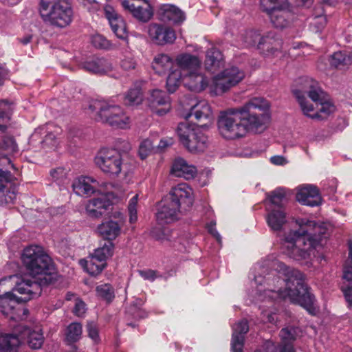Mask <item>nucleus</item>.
Instances as JSON below:
<instances>
[{
	"instance_id": "c756f323",
	"label": "nucleus",
	"mask_w": 352,
	"mask_h": 352,
	"mask_svg": "<svg viewBox=\"0 0 352 352\" xmlns=\"http://www.w3.org/2000/svg\"><path fill=\"white\" fill-rule=\"evenodd\" d=\"M266 221L268 226L274 231L280 230L286 223V216L283 208H267Z\"/></svg>"
},
{
	"instance_id": "f03ea898",
	"label": "nucleus",
	"mask_w": 352,
	"mask_h": 352,
	"mask_svg": "<svg viewBox=\"0 0 352 352\" xmlns=\"http://www.w3.org/2000/svg\"><path fill=\"white\" fill-rule=\"evenodd\" d=\"M270 122V104L263 98H251L242 107L221 111L217 120L220 135L226 140L245 137L248 133H262Z\"/></svg>"
},
{
	"instance_id": "bb28decb",
	"label": "nucleus",
	"mask_w": 352,
	"mask_h": 352,
	"mask_svg": "<svg viewBox=\"0 0 352 352\" xmlns=\"http://www.w3.org/2000/svg\"><path fill=\"white\" fill-rule=\"evenodd\" d=\"M282 40L276 37L274 33H268L258 43V48L266 56H270L282 48Z\"/></svg>"
},
{
	"instance_id": "5fc2aeb1",
	"label": "nucleus",
	"mask_w": 352,
	"mask_h": 352,
	"mask_svg": "<svg viewBox=\"0 0 352 352\" xmlns=\"http://www.w3.org/2000/svg\"><path fill=\"white\" fill-rule=\"evenodd\" d=\"M91 43L96 48L109 50L113 46L109 41L100 34H96L92 36Z\"/></svg>"
},
{
	"instance_id": "864d4df0",
	"label": "nucleus",
	"mask_w": 352,
	"mask_h": 352,
	"mask_svg": "<svg viewBox=\"0 0 352 352\" xmlns=\"http://www.w3.org/2000/svg\"><path fill=\"white\" fill-rule=\"evenodd\" d=\"M138 195H135L130 200L128 205V212L130 223H135L138 221L137 206Z\"/></svg>"
},
{
	"instance_id": "473e14b6",
	"label": "nucleus",
	"mask_w": 352,
	"mask_h": 352,
	"mask_svg": "<svg viewBox=\"0 0 352 352\" xmlns=\"http://www.w3.org/2000/svg\"><path fill=\"white\" fill-rule=\"evenodd\" d=\"M121 228L118 222L110 220L101 223L98 227L100 234L108 241L114 240L120 234Z\"/></svg>"
},
{
	"instance_id": "0e129e2a",
	"label": "nucleus",
	"mask_w": 352,
	"mask_h": 352,
	"mask_svg": "<svg viewBox=\"0 0 352 352\" xmlns=\"http://www.w3.org/2000/svg\"><path fill=\"white\" fill-rule=\"evenodd\" d=\"M140 275L145 280H154L156 278L155 272L151 270L139 271Z\"/></svg>"
},
{
	"instance_id": "3c124183",
	"label": "nucleus",
	"mask_w": 352,
	"mask_h": 352,
	"mask_svg": "<svg viewBox=\"0 0 352 352\" xmlns=\"http://www.w3.org/2000/svg\"><path fill=\"white\" fill-rule=\"evenodd\" d=\"M16 198V195L14 192L5 190L3 180L0 177V204L3 205L12 203Z\"/></svg>"
},
{
	"instance_id": "052dcab7",
	"label": "nucleus",
	"mask_w": 352,
	"mask_h": 352,
	"mask_svg": "<svg viewBox=\"0 0 352 352\" xmlns=\"http://www.w3.org/2000/svg\"><path fill=\"white\" fill-rule=\"evenodd\" d=\"M86 311V305L83 301L78 298L75 299V305L74 307V314L80 317L82 316Z\"/></svg>"
},
{
	"instance_id": "a211bd4d",
	"label": "nucleus",
	"mask_w": 352,
	"mask_h": 352,
	"mask_svg": "<svg viewBox=\"0 0 352 352\" xmlns=\"http://www.w3.org/2000/svg\"><path fill=\"white\" fill-rule=\"evenodd\" d=\"M149 106L159 116H163L170 109L168 96L160 89H154L148 98Z\"/></svg>"
},
{
	"instance_id": "f8f14e48",
	"label": "nucleus",
	"mask_w": 352,
	"mask_h": 352,
	"mask_svg": "<svg viewBox=\"0 0 352 352\" xmlns=\"http://www.w3.org/2000/svg\"><path fill=\"white\" fill-rule=\"evenodd\" d=\"M117 198L113 192L101 195L100 197L90 199L86 206L88 216L92 218H99L111 209Z\"/></svg>"
},
{
	"instance_id": "72a5a7b5",
	"label": "nucleus",
	"mask_w": 352,
	"mask_h": 352,
	"mask_svg": "<svg viewBox=\"0 0 352 352\" xmlns=\"http://www.w3.org/2000/svg\"><path fill=\"white\" fill-rule=\"evenodd\" d=\"M293 94L297 99L302 113L308 118L316 120V118H318V116L316 114L317 107L315 103L310 102L306 97L302 94V92L299 91H293Z\"/></svg>"
},
{
	"instance_id": "5701e85b",
	"label": "nucleus",
	"mask_w": 352,
	"mask_h": 352,
	"mask_svg": "<svg viewBox=\"0 0 352 352\" xmlns=\"http://www.w3.org/2000/svg\"><path fill=\"white\" fill-rule=\"evenodd\" d=\"M162 21L173 24H180L186 19L185 13L178 7L172 4H164L159 10Z\"/></svg>"
},
{
	"instance_id": "a19ab883",
	"label": "nucleus",
	"mask_w": 352,
	"mask_h": 352,
	"mask_svg": "<svg viewBox=\"0 0 352 352\" xmlns=\"http://www.w3.org/2000/svg\"><path fill=\"white\" fill-rule=\"evenodd\" d=\"M82 333V324L79 322H72L67 327L66 340L69 343L76 342L80 339Z\"/></svg>"
},
{
	"instance_id": "e433bc0d",
	"label": "nucleus",
	"mask_w": 352,
	"mask_h": 352,
	"mask_svg": "<svg viewBox=\"0 0 352 352\" xmlns=\"http://www.w3.org/2000/svg\"><path fill=\"white\" fill-rule=\"evenodd\" d=\"M113 250L114 245L113 243L107 241L102 247L96 249L91 256L98 259L100 262L106 263V261L112 256Z\"/></svg>"
},
{
	"instance_id": "49530a36",
	"label": "nucleus",
	"mask_w": 352,
	"mask_h": 352,
	"mask_svg": "<svg viewBox=\"0 0 352 352\" xmlns=\"http://www.w3.org/2000/svg\"><path fill=\"white\" fill-rule=\"evenodd\" d=\"M0 130L3 131L6 129V124L10 119L12 108L8 101L2 100L0 102Z\"/></svg>"
},
{
	"instance_id": "de8ad7c7",
	"label": "nucleus",
	"mask_w": 352,
	"mask_h": 352,
	"mask_svg": "<svg viewBox=\"0 0 352 352\" xmlns=\"http://www.w3.org/2000/svg\"><path fill=\"white\" fill-rule=\"evenodd\" d=\"M279 336L281 342L278 348H280L282 346L292 345V343L296 339V331L294 328H283L280 331Z\"/></svg>"
},
{
	"instance_id": "ea45409f",
	"label": "nucleus",
	"mask_w": 352,
	"mask_h": 352,
	"mask_svg": "<svg viewBox=\"0 0 352 352\" xmlns=\"http://www.w3.org/2000/svg\"><path fill=\"white\" fill-rule=\"evenodd\" d=\"M143 96L141 89L135 86L129 90L124 98V102L129 106L138 105L142 101Z\"/></svg>"
},
{
	"instance_id": "f3484780",
	"label": "nucleus",
	"mask_w": 352,
	"mask_h": 352,
	"mask_svg": "<svg viewBox=\"0 0 352 352\" xmlns=\"http://www.w3.org/2000/svg\"><path fill=\"white\" fill-rule=\"evenodd\" d=\"M17 334L20 338V344L26 340L28 346L32 349L41 348L44 342V336L41 329L36 327L31 329L25 326L16 327Z\"/></svg>"
},
{
	"instance_id": "e2e57ef3",
	"label": "nucleus",
	"mask_w": 352,
	"mask_h": 352,
	"mask_svg": "<svg viewBox=\"0 0 352 352\" xmlns=\"http://www.w3.org/2000/svg\"><path fill=\"white\" fill-rule=\"evenodd\" d=\"M270 162L277 166H283L288 163L287 160L282 155H274L270 157Z\"/></svg>"
},
{
	"instance_id": "a18cd8bd",
	"label": "nucleus",
	"mask_w": 352,
	"mask_h": 352,
	"mask_svg": "<svg viewBox=\"0 0 352 352\" xmlns=\"http://www.w3.org/2000/svg\"><path fill=\"white\" fill-rule=\"evenodd\" d=\"M270 199V204L267 206V208H283V202L285 198V190L282 188H278L272 192L271 195L268 196Z\"/></svg>"
},
{
	"instance_id": "cd10ccee",
	"label": "nucleus",
	"mask_w": 352,
	"mask_h": 352,
	"mask_svg": "<svg viewBox=\"0 0 352 352\" xmlns=\"http://www.w3.org/2000/svg\"><path fill=\"white\" fill-rule=\"evenodd\" d=\"M176 63L182 74H186L199 71L201 62L196 56L190 54H182L177 56Z\"/></svg>"
},
{
	"instance_id": "9d476101",
	"label": "nucleus",
	"mask_w": 352,
	"mask_h": 352,
	"mask_svg": "<svg viewBox=\"0 0 352 352\" xmlns=\"http://www.w3.org/2000/svg\"><path fill=\"white\" fill-rule=\"evenodd\" d=\"M8 279L0 280V311L12 320H25L29 314V310L21 304V301L19 298L8 290L10 287L2 289V287L6 285Z\"/></svg>"
},
{
	"instance_id": "8fccbe9b",
	"label": "nucleus",
	"mask_w": 352,
	"mask_h": 352,
	"mask_svg": "<svg viewBox=\"0 0 352 352\" xmlns=\"http://www.w3.org/2000/svg\"><path fill=\"white\" fill-rule=\"evenodd\" d=\"M1 149L6 154H14L18 151V146L12 137H4L0 144Z\"/></svg>"
},
{
	"instance_id": "1a4fd4ad",
	"label": "nucleus",
	"mask_w": 352,
	"mask_h": 352,
	"mask_svg": "<svg viewBox=\"0 0 352 352\" xmlns=\"http://www.w3.org/2000/svg\"><path fill=\"white\" fill-rule=\"evenodd\" d=\"M177 133L180 142L190 152H203L208 146V137L195 124L188 121L179 123Z\"/></svg>"
},
{
	"instance_id": "39448f33",
	"label": "nucleus",
	"mask_w": 352,
	"mask_h": 352,
	"mask_svg": "<svg viewBox=\"0 0 352 352\" xmlns=\"http://www.w3.org/2000/svg\"><path fill=\"white\" fill-rule=\"evenodd\" d=\"M192 190L185 183L179 184L172 188L169 197L162 200L156 213L158 224L171 223L178 219L179 208L186 210L192 205Z\"/></svg>"
},
{
	"instance_id": "a878e982",
	"label": "nucleus",
	"mask_w": 352,
	"mask_h": 352,
	"mask_svg": "<svg viewBox=\"0 0 352 352\" xmlns=\"http://www.w3.org/2000/svg\"><path fill=\"white\" fill-rule=\"evenodd\" d=\"M82 67L92 74H104L112 70L113 64L105 58L94 57L86 60Z\"/></svg>"
},
{
	"instance_id": "aec40b11",
	"label": "nucleus",
	"mask_w": 352,
	"mask_h": 352,
	"mask_svg": "<svg viewBox=\"0 0 352 352\" xmlns=\"http://www.w3.org/2000/svg\"><path fill=\"white\" fill-rule=\"evenodd\" d=\"M293 91H299L305 97L308 96L315 104H318L324 99V92L319 86L317 81L311 78H304L301 80L300 87Z\"/></svg>"
},
{
	"instance_id": "6e6d98bb",
	"label": "nucleus",
	"mask_w": 352,
	"mask_h": 352,
	"mask_svg": "<svg viewBox=\"0 0 352 352\" xmlns=\"http://www.w3.org/2000/svg\"><path fill=\"white\" fill-rule=\"evenodd\" d=\"M261 40L260 34L255 31H248L245 33L244 36V45L245 47L254 46L256 44L258 45L259 41Z\"/></svg>"
},
{
	"instance_id": "58836bf2",
	"label": "nucleus",
	"mask_w": 352,
	"mask_h": 352,
	"mask_svg": "<svg viewBox=\"0 0 352 352\" xmlns=\"http://www.w3.org/2000/svg\"><path fill=\"white\" fill-rule=\"evenodd\" d=\"M329 61L331 67L342 69L349 64L350 58L345 53L338 51L330 56Z\"/></svg>"
},
{
	"instance_id": "f704fd0d",
	"label": "nucleus",
	"mask_w": 352,
	"mask_h": 352,
	"mask_svg": "<svg viewBox=\"0 0 352 352\" xmlns=\"http://www.w3.org/2000/svg\"><path fill=\"white\" fill-rule=\"evenodd\" d=\"M194 116L195 118L199 121L208 120L210 122L212 113L211 108L208 103L206 101H200L194 105L190 110L188 117Z\"/></svg>"
},
{
	"instance_id": "6ab92c4d",
	"label": "nucleus",
	"mask_w": 352,
	"mask_h": 352,
	"mask_svg": "<svg viewBox=\"0 0 352 352\" xmlns=\"http://www.w3.org/2000/svg\"><path fill=\"white\" fill-rule=\"evenodd\" d=\"M296 200L306 206H316L321 203V197L318 189L313 185H305L298 188Z\"/></svg>"
},
{
	"instance_id": "774afa93",
	"label": "nucleus",
	"mask_w": 352,
	"mask_h": 352,
	"mask_svg": "<svg viewBox=\"0 0 352 352\" xmlns=\"http://www.w3.org/2000/svg\"><path fill=\"white\" fill-rule=\"evenodd\" d=\"M173 140L172 138L161 140L159 142L157 147L159 149H164L166 147L172 145Z\"/></svg>"
},
{
	"instance_id": "69168bd1",
	"label": "nucleus",
	"mask_w": 352,
	"mask_h": 352,
	"mask_svg": "<svg viewBox=\"0 0 352 352\" xmlns=\"http://www.w3.org/2000/svg\"><path fill=\"white\" fill-rule=\"evenodd\" d=\"M215 225H216L215 222L212 221L209 224H208L207 229H208V232L212 235H213L219 242H221V237L220 234H219V232L217 231V230L215 228Z\"/></svg>"
},
{
	"instance_id": "6e6552de",
	"label": "nucleus",
	"mask_w": 352,
	"mask_h": 352,
	"mask_svg": "<svg viewBox=\"0 0 352 352\" xmlns=\"http://www.w3.org/2000/svg\"><path fill=\"white\" fill-rule=\"evenodd\" d=\"M89 109L96 113V119L102 123L120 129H129L131 126V118L119 106L104 100H91Z\"/></svg>"
},
{
	"instance_id": "13d9d810",
	"label": "nucleus",
	"mask_w": 352,
	"mask_h": 352,
	"mask_svg": "<svg viewBox=\"0 0 352 352\" xmlns=\"http://www.w3.org/2000/svg\"><path fill=\"white\" fill-rule=\"evenodd\" d=\"M153 148V144L151 140L146 139L143 140L139 148V155L141 159H145Z\"/></svg>"
},
{
	"instance_id": "2eb2a0df",
	"label": "nucleus",
	"mask_w": 352,
	"mask_h": 352,
	"mask_svg": "<svg viewBox=\"0 0 352 352\" xmlns=\"http://www.w3.org/2000/svg\"><path fill=\"white\" fill-rule=\"evenodd\" d=\"M122 5L126 10L140 21H147L153 16L151 6L146 0H138L135 3L131 0H124Z\"/></svg>"
},
{
	"instance_id": "338daca9",
	"label": "nucleus",
	"mask_w": 352,
	"mask_h": 352,
	"mask_svg": "<svg viewBox=\"0 0 352 352\" xmlns=\"http://www.w3.org/2000/svg\"><path fill=\"white\" fill-rule=\"evenodd\" d=\"M265 352H277V346L272 342H267L264 345ZM255 352H261V350H257Z\"/></svg>"
},
{
	"instance_id": "f257e3e1",
	"label": "nucleus",
	"mask_w": 352,
	"mask_h": 352,
	"mask_svg": "<svg viewBox=\"0 0 352 352\" xmlns=\"http://www.w3.org/2000/svg\"><path fill=\"white\" fill-rule=\"evenodd\" d=\"M254 276L258 285L266 281L267 287L263 293L261 289H258L261 298H287L304 307L310 314H316L314 296L305 285L304 275L299 270L287 267L277 259L267 258L254 265Z\"/></svg>"
},
{
	"instance_id": "4be33fe9",
	"label": "nucleus",
	"mask_w": 352,
	"mask_h": 352,
	"mask_svg": "<svg viewBox=\"0 0 352 352\" xmlns=\"http://www.w3.org/2000/svg\"><path fill=\"white\" fill-rule=\"evenodd\" d=\"M197 173V169L194 165L188 164L184 159L178 157L172 164L170 174L177 177L186 179H193Z\"/></svg>"
},
{
	"instance_id": "79ce46f5",
	"label": "nucleus",
	"mask_w": 352,
	"mask_h": 352,
	"mask_svg": "<svg viewBox=\"0 0 352 352\" xmlns=\"http://www.w3.org/2000/svg\"><path fill=\"white\" fill-rule=\"evenodd\" d=\"M317 107L318 118L316 120H323L327 118L330 114L333 113L336 110L335 106L329 101L323 99L321 102L316 104Z\"/></svg>"
},
{
	"instance_id": "4d7b16f0",
	"label": "nucleus",
	"mask_w": 352,
	"mask_h": 352,
	"mask_svg": "<svg viewBox=\"0 0 352 352\" xmlns=\"http://www.w3.org/2000/svg\"><path fill=\"white\" fill-rule=\"evenodd\" d=\"M87 331L89 338L95 343H98L100 340L99 336L98 327L94 322H88L87 324Z\"/></svg>"
},
{
	"instance_id": "20e7f679",
	"label": "nucleus",
	"mask_w": 352,
	"mask_h": 352,
	"mask_svg": "<svg viewBox=\"0 0 352 352\" xmlns=\"http://www.w3.org/2000/svg\"><path fill=\"white\" fill-rule=\"evenodd\" d=\"M297 223L299 230H291L284 235L282 249L290 258L302 261L309 258L322 239L327 237L330 226L307 219H300Z\"/></svg>"
},
{
	"instance_id": "c03bdc74",
	"label": "nucleus",
	"mask_w": 352,
	"mask_h": 352,
	"mask_svg": "<svg viewBox=\"0 0 352 352\" xmlns=\"http://www.w3.org/2000/svg\"><path fill=\"white\" fill-rule=\"evenodd\" d=\"M84 263L87 272L92 276L99 274L106 267V263L100 262L92 256H91L89 260L85 261Z\"/></svg>"
},
{
	"instance_id": "393cba45",
	"label": "nucleus",
	"mask_w": 352,
	"mask_h": 352,
	"mask_svg": "<svg viewBox=\"0 0 352 352\" xmlns=\"http://www.w3.org/2000/svg\"><path fill=\"white\" fill-rule=\"evenodd\" d=\"M182 82L189 90L195 92L203 91L208 85L206 78L199 71L183 74Z\"/></svg>"
},
{
	"instance_id": "423d86ee",
	"label": "nucleus",
	"mask_w": 352,
	"mask_h": 352,
	"mask_svg": "<svg viewBox=\"0 0 352 352\" xmlns=\"http://www.w3.org/2000/svg\"><path fill=\"white\" fill-rule=\"evenodd\" d=\"M129 142L122 140L116 144V148H102L94 158L96 165L104 173L110 176L117 177L123 173L128 177L131 172L129 165L123 162L120 152H126L130 150Z\"/></svg>"
},
{
	"instance_id": "0eeeda50",
	"label": "nucleus",
	"mask_w": 352,
	"mask_h": 352,
	"mask_svg": "<svg viewBox=\"0 0 352 352\" xmlns=\"http://www.w3.org/2000/svg\"><path fill=\"white\" fill-rule=\"evenodd\" d=\"M38 10L45 23L56 27L65 28L73 21L70 0H40Z\"/></svg>"
},
{
	"instance_id": "37998d69",
	"label": "nucleus",
	"mask_w": 352,
	"mask_h": 352,
	"mask_svg": "<svg viewBox=\"0 0 352 352\" xmlns=\"http://www.w3.org/2000/svg\"><path fill=\"white\" fill-rule=\"evenodd\" d=\"M183 78V74L179 69L172 71L166 80V87L170 93H174L181 83V80Z\"/></svg>"
},
{
	"instance_id": "c85d7f7f",
	"label": "nucleus",
	"mask_w": 352,
	"mask_h": 352,
	"mask_svg": "<svg viewBox=\"0 0 352 352\" xmlns=\"http://www.w3.org/2000/svg\"><path fill=\"white\" fill-rule=\"evenodd\" d=\"M98 182L90 177H80L75 179L72 184L75 193L80 196H90L95 192Z\"/></svg>"
},
{
	"instance_id": "dca6fc26",
	"label": "nucleus",
	"mask_w": 352,
	"mask_h": 352,
	"mask_svg": "<svg viewBox=\"0 0 352 352\" xmlns=\"http://www.w3.org/2000/svg\"><path fill=\"white\" fill-rule=\"evenodd\" d=\"M104 11L112 31L118 38L128 43L126 24L122 18L118 14L115 9L110 5H106Z\"/></svg>"
},
{
	"instance_id": "ddd939ff",
	"label": "nucleus",
	"mask_w": 352,
	"mask_h": 352,
	"mask_svg": "<svg viewBox=\"0 0 352 352\" xmlns=\"http://www.w3.org/2000/svg\"><path fill=\"white\" fill-rule=\"evenodd\" d=\"M58 129L52 124H48L36 129L30 138V143L33 146L52 147L56 144V134Z\"/></svg>"
},
{
	"instance_id": "4468645a",
	"label": "nucleus",
	"mask_w": 352,
	"mask_h": 352,
	"mask_svg": "<svg viewBox=\"0 0 352 352\" xmlns=\"http://www.w3.org/2000/svg\"><path fill=\"white\" fill-rule=\"evenodd\" d=\"M147 29L150 39L157 45H164L173 43L176 39L174 30L167 25L151 23Z\"/></svg>"
},
{
	"instance_id": "603ef678",
	"label": "nucleus",
	"mask_w": 352,
	"mask_h": 352,
	"mask_svg": "<svg viewBox=\"0 0 352 352\" xmlns=\"http://www.w3.org/2000/svg\"><path fill=\"white\" fill-rule=\"evenodd\" d=\"M283 0H261V7L263 11L269 15L274 10H278L283 8L281 4Z\"/></svg>"
},
{
	"instance_id": "7ed1b4c3",
	"label": "nucleus",
	"mask_w": 352,
	"mask_h": 352,
	"mask_svg": "<svg viewBox=\"0 0 352 352\" xmlns=\"http://www.w3.org/2000/svg\"><path fill=\"white\" fill-rule=\"evenodd\" d=\"M21 259L30 274L9 276L4 278H8L6 283L13 280L15 283L13 290L23 295L19 298L20 301L26 302L39 296L43 286L52 282L54 268L51 258L39 246L32 245L25 248Z\"/></svg>"
},
{
	"instance_id": "680f3d73",
	"label": "nucleus",
	"mask_w": 352,
	"mask_h": 352,
	"mask_svg": "<svg viewBox=\"0 0 352 352\" xmlns=\"http://www.w3.org/2000/svg\"><path fill=\"white\" fill-rule=\"evenodd\" d=\"M136 65L135 61L133 58L126 57L122 60L120 66L121 67L126 71L131 70L135 69Z\"/></svg>"
},
{
	"instance_id": "4c0bfd02",
	"label": "nucleus",
	"mask_w": 352,
	"mask_h": 352,
	"mask_svg": "<svg viewBox=\"0 0 352 352\" xmlns=\"http://www.w3.org/2000/svg\"><path fill=\"white\" fill-rule=\"evenodd\" d=\"M287 15L288 12L283 7L278 10H274L269 16L274 27L283 28L288 24V21L286 19Z\"/></svg>"
},
{
	"instance_id": "9b49d317",
	"label": "nucleus",
	"mask_w": 352,
	"mask_h": 352,
	"mask_svg": "<svg viewBox=\"0 0 352 352\" xmlns=\"http://www.w3.org/2000/svg\"><path fill=\"white\" fill-rule=\"evenodd\" d=\"M244 77V72L237 67H228L212 78L210 85V92L217 96L223 94L239 83Z\"/></svg>"
},
{
	"instance_id": "09e8293b",
	"label": "nucleus",
	"mask_w": 352,
	"mask_h": 352,
	"mask_svg": "<svg viewBox=\"0 0 352 352\" xmlns=\"http://www.w3.org/2000/svg\"><path fill=\"white\" fill-rule=\"evenodd\" d=\"M96 290L97 296L107 302H111L114 298L113 289L109 284L98 285Z\"/></svg>"
},
{
	"instance_id": "2f4dec72",
	"label": "nucleus",
	"mask_w": 352,
	"mask_h": 352,
	"mask_svg": "<svg viewBox=\"0 0 352 352\" xmlns=\"http://www.w3.org/2000/svg\"><path fill=\"white\" fill-rule=\"evenodd\" d=\"M206 69L212 72H216L223 66V57L221 52L215 47H212L206 52L205 60Z\"/></svg>"
},
{
	"instance_id": "bf43d9fd",
	"label": "nucleus",
	"mask_w": 352,
	"mask_h": 352,
	"mask_svg": "<svg viewBox=\"0 0 352 352\" xmlns=\"http://www.w3.org/2000/svg\"><path fill=\"white\" fill-rule=\"evenodd\" d=\"M50 175L54 181L60 182L66 178L67 172L64 168L59 167L52 170Z\"/></svg>"
},
{
	"instance_id": "412c9836",
	"label": "nucleus",
	"mask_w": 352,
	"mask_h": 352,
	"mask_svg": "<svg viewBox=\"0 0 352 352\" xmlns=\"http://www.w3.org/2000/svg\"><path fill=\"white\" fill-rule=\"evenodd\" d=\"M343 279L341 289L348 307L352 309V241L349 243V263L344 268Z\"/></svg>"
},
{
	"instance_id": "c9c22d12",
	"label": "nucleus",
	"mask_w": 352,
	"mask_h": 352,
	"mask_svg": "<svg viewBox=\"0 0 352 352\" xmlns=\"http://www.w3.org/2000/svg\"><path fill=\"white\" fill-rule=\"evenodd\" d=\"M173 65V60L167 54H160L155 56L152 67L156 73L164 74Z\"/></svg>"
},
{
	"instance_id": "b1692460",
	"label": "nucleus",
	"mask_w": 352,
	"mask_h": 352,
	"mask_svg": "<svg viewBox=\"0 0 352 352\" xmlns=\"http://www.w3.org/2000/svg\"><path fill=\"white\" fill-rule=\"evenodd\" d=\"M249 330L246 320H241L232 327L231 349L232 352H242L244 344V336Z\"/></svg>"
},
{
	"instance_id": "7c9ffc66",
	"label": "nucleus",
	"mask_w": 352,
	"mask_h": 352,
	"mask_svg": "<svg viewBox=\"0 0 352 352\" xmlns=\"http://www.w3.org/2000/svg\"><path fill=\"white\" fill-rule=\"evenodd\" d=\"M16 327L12 333L0 334V352H16L20 345V338Z\"/></svg>"
}]
</instances>
